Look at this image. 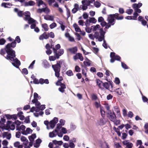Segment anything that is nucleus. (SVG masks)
Instances as JSON below:
<instances>
[{
  "label": "nucleus",
  "mask_w": 148,
  "mask_h": 148,
  "mask_svg": "<svg viewBox=\"0 0 148 148\" xmlns=\"http://www.w3.org/2000/svg\"><path fill=\"white\" fill-rule=\"evenodd\" d=\"M44 19L47 20L53 21L54 20V18L53 16L49 15L46 17H45Z\"/></svg>",
  "instance_id": "nucleus-33"
},
{
  "label": "nucleus",
  "mask_w": 148,
  "mask_h": 148,
  "mask_svg": "<svg viewBox=\"0 0 148 148\" xmlns=\"http://www.w3.org/2000/svg\"><path fill=\"white\" fill-rule=\"evenodd\" d=\"M110 112H108V116L111 121H114L116 118V115L114 112H112L111 111Z\"/></svg>",
  "instance_id": "nucleus-7"
},
{
  "label": "nucleus",
  "mask_w": 148,
  "mask_h": 148,
  "mask_svg": "<svg viewBox=\"0 0 148 148\" xmlns=\"http://www.w3.org/2000/svg\"><path fill=\"white\" fill-rule=\"evenodd\" d=\"M33 83L34 84H40V82H39V80H38L36 78H35L34 79Z\"/></svg>",
  "instance_id": "nucleus-51"
},
{
  "label": "nucleus",
  "mask_w": 148,
  "mask_h": 148,
  "mask_svg": "<svg viewBox=\"0 0 148 148\" xmlns=\"http://www.w3.org/2000/svg\"><path fill=\"white\" fill-rule=\"evenodd\" d=\"M56 59V57L55 56H50L49 57V60L50 61H54Z\"/></svg>",
  "instance_id": "nucleus-62"
},
{
  "label": "nucleus",
  "mask_w": 148,
  "mask_h": 148,
  "mask_svg": "<svg viewBox=\"0 0 148 148\" xmlns=\"http://www.w3.org/2000/svg\"><path fill=\"white\" fill-rule=\"evenodd\" d=\"M66 15L67 18H69L71 16V12L70 10L67 8L66 9Z\"/></svg>",
  "instance_id": "nucleus-45"
},
{
  "label": "nucleus",
  "mask_w": 148,
  "mask_h": 148,
  "mask_svg": "<svg viewBox=\"0 0 148 148\" xmlns=\"http://www.w3.org/2000/svg\"><path fill=\"white\" fill-rule=\"evenodd\" d=\"M95 1V0H90V1L88 0H84L82 1V2L83 5L88 6L90 5V3H92Z\"/></svg>",
  "instance_id": "nucleus-14"
},
{
  "label": "nucleus",
  "mask_w": 148,
  "mask_h": 148,
  "mask_svg": "<svg viewBox=\"0 0 148 148\" xmlns=\"http://www.w3.org/2000/svg\"><path fill=\"white\" fill-rule=\"evenodd\" d=\"M134 116V114L131 111H129L128 114L127 116L128 117L132 118Z\"/></svg>",
  "instance_id": "nucleus-48"
},
{
  "label": "nucleus",
  "mask_w": 148,
  "mask_h": 148,
  "mask_svg": "<svg viewBox=\"0 0 148 148\" xmlns=\"http://www.w3.org/2000/svg\"><path fill=\"white\" fill-rule=\"evenodd\" d=\"M119 14L116 13L114 14H110L108 15L107 21L108 23H110L112 25H114L115 23V19L117 20H121L123 19L124 17L123 16H119Z\"/></svg>",
  "instance_id": "nucleus-1"
},
{
  "label": "nucleus",
  "mask_w": 148,
  "mask_h": 148,
  "mask_svg": "<svg viewBox=\"0 0 148 148\" xmlns=\"http://www.w3.org/2000/svg\"><path fill=\"white\" fill-rule=\"evenodd\" d=\"M127 136V134L126 133H122V138L123 139H125L126 138Z\"/></svg>",
  "instance_id": "nucleus-60"
},
{
  "label": "nucleus",
  "mask_w": 148,
  "mask_h": 148,
  "mask_svg": "<svg viewBox=\"0 0 148 148\" xmlns=\"http://www.w3.org/2000/svg\"><path fill=\"white\" fill-rule=\"evenodd\" d=\"M39 82H40V84H43L44 83L48 84H49V83L48 79H44L42 78H41L39 79Z\"/></svg>",
  "instance_id": "nucleus-21"
},
{
  "label": "nucleus",
  "mask_w": 148,
  "mask_h": 148,
  "mask_svg": "<svg viewBox=\"0 0 148 148\" xmlns=\"http://www.w3.org/2000/svg\"><path fill=\"white\" fill-rule=\"evenodd\" d=\"M24 15L25 17L24 19L25 21H27L30 17V13L29 11H26L24 12Z\"/></svg>",
  "instance_id": "nucleus-17"
},
{
  "label": "nucleus",
  "mask_w": 148,
  "mask_h": 148,
  "mask_svg": "<svg viewBox=\"0 0 148 148\" xmlns=\"http://www.w3.org/2000/svg\"><path fill=\"white\" fill-rule=\"evenodd\" d=\"M36 137V134H32L31 136H29L28 138L29 140L31 142H33L34 139Z\"/></svg>",
  "instance_id": "nucleus-28"
},
{
  "label": "nucleus",
  "mask_w": 148,
  "mask_h": 148,
  "mask_svg": "<svg viewBox=\"0 0 148 148\" xmlns=\"http://www.w3.org/2000/svg\"><path fill=\"white\" fill-rule=\"evenodd\" d=\"M3 136L4 137H6L8 139H10L11 138V134H8V132H4L3 134Z\"/></svg>",
  "instance_id": "nucleus-23"
},
{
  "label": "nucleus",
  "mask_w": 148,
  "mask_h": 148,
  "mask_svg": "<svg viewBox=\"0 0 148 148\" xmlns=\"http://www.w3.org/2000/svg\"><path fill=\"white\" fill-rule=\"evenodd\" d=\"M132 9H128L126 10V12L128 14H131L133 12Z\"/></svg>",
  "instance_id": "nucleus-47"
},
{
  "label": "nucleus",
  "mask_w": 148,
  "mask_h": 148,
  "mask_svg": "<svg viewBox=\"0 0 148 148\" xmlns=\"http://www.w3.org/2000/svg\"><path fill=\"white\" fill-rule=\"evenodd\" d=\"M35 60H34L32 62V63L31 64H30L29 66V67H28L29 69V68H31L32 69H33L34 65L35 63Z\"/></svg>",
  "instance_id": "nucleus-59"
},
{
  "label": "nucleus",
  "mask_w": 148,
  "mask_h": 148,
  "mask_svg": "<svg viewBox=\"0 0 148 148\" xmlns=\"http://www.w3.org/2000/svg\"><path fill=\"white\" fill-rule=\"evenodd\" d=\"M6 42L5 40L3 38L0 39V45H3Z\"/></svg>",
  "instance_id": "nucleus-52"
},
{
  "label": "nucleus",
  "mask_w": 148,
  "mask_h": 148,
  "mask_svg": "<svg viewBox=\"0 0 148 148\" xmlns=\"http://www.w3.org/2000/svg\"><path fill=\"white\" fill-rule=\"evenodd\" d=\"M1 5L2 6H3L5 8H8V7L7 6L8 5H12V4L10 3H2L1 4Z\"/></svg>",
  "instance_id": "nucleus-34"
},
{
  "label": "nucleus",
  "mask_w": 148,
  "mask_h": 148,
  "mask_svg": "<svg viewBox=\"0 0 148 148\" xmlns=\"http://www.w3.org/2000/svg\"><path fill=\"white\" fill-rule=\"evenodd\" d=\"M36 3L38 6L40 7V5L44 4L45 5V4L44 3V2L42 0H38L36 1Z\"/></svg>",
  "instance_id": "nucleus-32"
},
{
  "label": "nucleus",
  "mask_w": 148,
  "mask_h": 148,
  "mask_svg": "<svg viewBox=\"0 0 148 148\" xmlns=\"http://www.w3.org/2000/svg\"><path fill=\"white\" fill-rule=\"evenodd\" d=\"M115 53L113 52H112L110 53V57L111 59L110 61L111 63L114 62V59L115 56Z\"/></svg>",
  "instance_id": "nucleus-25"
},
{
  "label": "nucleus",
  "mask_w": 148,
  "mask_h": 148,
  "mask_svg": "<svg viewBox=\"0 0 148 148\" xmlns=\"http://www.w3.org/2000/svg\"><path fill=\"white\" fill-rule=\"evenodd\" d=\"M14 41H15V42H16L18 43H19L21 42V39L19 36H17Z\"/></svg>",
  "instance_id": "nucleus-54"
},
{
  "label": "nucleus",
  "mask_w": 148,
  "mask_h": 148,
  "mask_svg": "<svg viewBox=\"0 0 148 148\" xmlns=\"http://www.w3.org/2000/svg\"><path fill=\"white\" fill-rule=\"evenodd\" d=\"M91 27L92 29V31H95L98 30L100 27V26L99 25L97 24L95 26L92 25L91 26Z\"/></svg>",
  "instance_id": "nucleus-27"
},
{
  "label": "nucleus",
  "mask_w": 148,
  "mask_h": 148,
  "mask_svg": "<svg viewBox=\"0 0 148 148\" xmlns=\"http://www.w3.org/2000/svg\"><path fill=\"white\" fill-rule=\"evenodd\" d=\"M85 30L87 33H90L91 32L92 29L91 27V28H90L89 27H87L85 28Z\"/></svg>",
  "instance_id": "nucleus-46"
},
{
  "label": "nucleus",
  "mask_w": 148,
  "mask_h": 148,
  "mask_svg": "<svg viewBox=\"0 0 148 148\" xmlns=\"http://www.w3.org/2000/svg\"><path fill=\"white\" fill-rule=\"evenodd\" d=\"M60 87L58 88V90L61 92L63 93L64 92V89L66 88V86L65 84L62 83L60 85Z\"/></svg>",
  "instance_id": "nucleus-18"
},
{
  "label": "nucleus",
  "mask_w": 148,
  "mask_h": 148,
  "mask_svg": "<svg viewBox=\"0 0 148 148\" xmlns=\"http://www.w3.org/2000/svg\"><path fill=\"white\" fill-rule=\"evenodd\" d=\"M121 65L122 67L125 69H127L129 68L123 62H121Z\"/></svg>",
  "instance_id": "nucleus-43"
},
{
  "label": "nucleus",
  "mask_w": 148,
  "mask_h": 148,
  "mask_svg": "<svg viewBox=\"0 0 148 148\" xmlns=\"http://www.w3.org/2000/svg\"><path fill=\"white\" fill-rule=\"evenodd\" d=\"M122 143L124 145L126 146V148H132L133 145V144L129 142L128 140L123 141Z\"/></svg>",
  "instance_id": "nucleus-10"
},
{
  "label": "nucleus",
  "mask_w": 148,
  "mask_h": 148,
  "mask_svg": "<svg viewBox=\"0 0 148 148\" xmlns=\"http://www.w3.org/2000/svg\"><path fill=\"white\" fill-rule=\"evenodd\" d=\"M5 50L7 55L5 58L8 60L10 61L13 60V58L16 57L15 52L12 48H5Z\"/></svg>",
  "instance_id": "nucleus-2"
},
{
  "label": "nucleus",
  "mask_w": 148,
  "mask_h": 148,
  "mask_svg": "<svg viewBox=\"0 0 148 148\" xmlns=\"http://www.w3.org/2000/svg\"><path fill=\"white\" fill-rule=\"evenodd\" d=\"M89 21L90 23H95L97 22V20L95 18L92 17L90 18Z\"/></svg>",
  "instance_id": "nucleus-40"
},
{
  "label": "nucleus",
  "mask_w": 148,
  "mask_h": 148,
  "mask_svg": "<svg viewBox=\"0 0 148 148\" xmlns=\"http://www.w3.org/2000/svg\"><path fill=\"white\" fill-rule=\"evenodd\" d=\"M14 11L17 13L18 16L19 17H22L24 15V12L23 11L19 10L17 8H14Z\"/></svg>",
  "instance_id": "nucleus-15"
},
{
  "label": "nucleus",
  "mask_w": 148,
  "mask_h": 148,
  "mask_svg": "<svg viewBox=\"0 0 148 148\" xmlns=\"http://www.w3.org/2000/svg\"><path fill=\"white\" fill-rule=\"evenodd\" d=\"M94 5L95 7L98 8L100 6L101 4L99 2L96 1Z\"/></svg>",
  "instance_id": "nucleus-55"
},
{
  "label": "nucleus",
  "mask_w": 148,
  "mask_h": 148,
  "mask_svg": "<svg viewBox=\"0 0 148 148\" xmlns=\"http://www.w3.org/2000/svg\"><path fill=\"white\" fill-rule=\"evenodd\" d=\"M114 122V124L118 125L120 124V121L119 120H115L114 121H112Z\"/></svg>",
  "instance_id": "nucleus-57"
},
{
  "label": "nucleus",
  "mask_w": 148,
  "mask_h": 148,
  "mask_svg": "<svg viewBox=\"0 0 148 148\" xmlns=\"http://www.w3.org/2000/svg\"><path fill=\"white\" fill-rule=\"evenodd\" d=\"M142 5L141 3H139L138 4L134 3L132 5V7L133 8H140Z\"/></svg>",
  "instance_id": "nucleus-26"
},
{
  "label": "nucleus",
  "mask_w": 148,
  "mask_h": 148,
  "mask_svg": "<svg viewBox=\"0 0 148 148\" xmlns=\"http://www.w3.org/2000/svg\"><path fill=\"white\" fill-rule=\"evenodd\" d=\"M142 143L141 140H138L137 141V142L136 143V144L137 146H138V145H142Z\"/></svg>",
  "instance_id": "nucleus-63"
},
{
  "label": "nucleus",
  "mask_w": 148,
  "mask_h": 148,
  "mask_svg": "<svg viewBox=\"0 0 148 148\" xmlns=\"http://www.w3.org/2000/svg\"><path fill=\"white\" fill-rule=\"evenodd\" d=\"M62 132L64 134H65L67 132V130L66 128L62 127Z\"/></svg>",
  "instance_id": "nucleus-64"
},
{
  "label": "nucleus",
  "mask_w": 148,
  "mask_h": 148,
  "mask_svg": "<svg viewBox=\"0 0 148 148\" xmlns=\"http://www.w3.org/2000/svg\"><path fill=\"white\" fill-rule=\"evenodd\" d=\"M12 121H7L6 125L5 126L4 123H2L1 125L0 126V127L2 129V130L5 129L7 130H10V125L12 123Z\"/></svg>",
  "instance_id": "nucleus-5"
},
{
  "label": "nucleus",
  "mask_w": 148,
  "mask_h": 148,
  "mask_svg": "<svg viewBox=\"0 0 148 148\" xmlns=\"http://www.w3.org/2000/svg\"><path fill=\"white\" fill-rule=\"evenodd\" d=\"M106 121L104 117H102L97 121V123L99 125H103L106 123Z\"/></svg>",
  "instance_id": "nucleus-12"
},
{
  "label": "nucleus",
  "mask_w": 148,
  "mask_h": 148,
  "mask_svg": "<svg viewBox=\"0 0 148 148\" xmlns=\"http://www.w3.org/2000/svg\"><path fill=\"white\" fill-rule=\"evenodd\" d=\"M56 124V123L51 121L49 122V126L52 128H53Z\"/></svg>",
  "instance_id": "nucleus-35"
},
{
  "label": "nucleus",
  "mask_w": 148,
  "mask_h": 148,
  "mask_svg": "<svg viewBox=\"0 0 148 148\" xmlns=\"http://www.w3.org/2000/svg\"><path fill=\"white\" fill-rule=\"evenodd\" d=\"M52 67L55 71V76L56 77H59V75H60V69L61 68L60 61H57L56 64L52 65Z\"/></svg>",
  "instance_id": "nucleus-4"
},
{
  "label": "nucleus",
  "mask_w": 148,
  "mask_h": 148,
  "mask_svg": "<svg viewBox=\"0 0 148 148\" xmlns=\"http://www.w3.org/2000/svg\"><path fill=\"white\" fill-rule=\"evenodd\" d=\"M28 21V23L29 24H30L31 23H34L35 21L34 20L33 18H30L29 19L27 20Z\"/></svg>",
  "instance_id": "nucleus-41"
},
{
  "label": "nucleus",
  "mask_w": 148,
  "mask_h": 148,
  "mask_svg": "<svg viewBox=\"0 0 148 148\" xmlns=\"http://www.w3.org/2000/svg\"><path fill=\"white\" fill-rule=\"evenodd\" d=\"M53 142L55 145L58 144L59 145H61L63 143L62 141H58L56 140H53Z\"/></svg>",
  "instance_id": "nucleus-29"
},
{
  "label": "nucleus",
  "mask_w": 148,
  "mask_h": 148,
  "mask_svg": "<svg viewBox=\"0 0 148 148\" xmlns=\"http://www.w3.org/2000/svg\"><path fill=\"white\" fill-rule=\"evenodd\" d=\"M78 50L77 47H74L72 48H69L67 49V51L71 54H75Z\"/></svg>",
  "instance_id": "nucleus-11"
},
{
  "label": "nucleus",
  "mask_w": 148,
  "mask_h": 148,
  "mask_svg": "<svg viewBox=\"0 0 148 148\" xmlns=\"http://www.w3.org/2000/svg\"><path fill=\"white\" fill-rule=\"evenodd\" d=\"M4 116L7 118V119L9 120L11 119H12V115H10L9 114H6Z\"/></svg>",
  "instance_id": "nucleus-58"
},
{
  "label": "nucleus",
  "mask_w": 148,
  "mask_h": 148,
  "mask_svg": "<svg viewBox=\"0 0 148 148\" xmlns=\"http://www.w3.org/2000/svg\"><path fill=\"white\" fill-rule=\"evenodd\" d=\"M57 26V24L55 23H53L49 25L50 28L52 29Z\"/></svg>",
  "instance_id": "nucleus-44"
},
{
  "label": "nucleus",
  "mask_w": 148,
  "mask_h": 148,
  "mask_svg": "<svg viewBox=\"0 0 148 148\" xmlns=\"http://www.w3.org/2000/svg\"><path fill=\"white\" fill-rule=\"evenodd\" d=\"M14 146L16 148H18L21 145H20V143L18 141H16L15 142L14 144Z\"/></svg>",
  "instance_id": "nucleus-49"
},
{
  "label": "nucleus",
  "mask_w": 148,
  "mask_h": 148,
  "mask_svg": "<svg viewBox=\"0 0 148 148\" xmlns=\"http://www.w3.org/2000/svg\"><path fill=\"white\" fill-rule=\"evenodd\" d=\"M49 37L51 38H54L55 35L53 32H51L49 33L45 32L39 36V38L40 40H43L44 39H48Z\"/></svg>",
  "instance_id": "nucleus-3"
},
{
  "label": "nucleus",
  "mask_w": 148,
  "mask_h": 148,
  "mask_svg": "<svg viewBox=\"0 0 148 148\" xmlns=\"http://www.w3.org/2000/svg\"><path fill=\"white\" fill-rule=\"evenodd\" d=\"M115 92L118 95H121L122 94V92L120 88H118L116 89Z\"/></svg>",
  "instance_id": "nucleus-39"
},
{
  "label": "nucleus",
  "mask_w": 148,
  "mask_h": 148,
  "mask_svg": "<svg viewBox=\"0 0 148 148\" xmlns=\"http://www.w3.org/2000/svg\"><path fill=\"white\" fill-rule=\"evenodd\" d=\"M94 35L95 38L97 39L99 36V33L98 32H95L94 34Z\"/></svg>",
  "instance_id": "nucleus-61"
},
{
  "label": "nucleus",
  "mask_w": 148,
  "mask_h": 148,
  "mask_svg": "<svg viewBox=\"0 0 148 148\" xmlns=\"http://www.w3.org/2000/svg\"><path fill=\"white\" fill-rule=\"evenodd\" d=\"M37 12L39 13H41L43 12H47L48 13L49 12V10L48 8L46 7L44 8L38 9L37 10Z\"/></svg>",
  "instance_id": "nucleus-13"
},
{
  "label": "nucleus",
  "mask_w": 148,
  "mask_h": 148,
  "mask_svg": "<svg viewBox=\"0 0 148 148\" xmlns=\"http://www.w3.org/2000/svg\"><path fill=\"white\" fill-rule=\"evenodd\" d=\"M53 52L54 53V56L56 57V58L58 59L60 56H61L60 54L57 53V51L55 49V48L53 49Z\"/></svg>",
  "instance_id": "nucleus-30"
},
{
  "label": "nucleus",
  "mask_w": 148,
  "mask_h": 148,
  "mask_svg": "<svg viewBox=\"0 0 148 148\" xmlns=\"http://www.w3.org/2000/svg\"><path fill=\"white\" fill-rule=\"evenodd\" d=\"M12 62H12V64L16 68H19V66L21 65V62L20 61L18 60L17 58H13V60L11 61Z\"/></svg>",
  "instance_id": "nucleus-9"
},
{
  "label": "nucleus",
  "mask_w": 148,
  "mask_h": 148,
  "mask_svg": "<svg viewBox=\"0 0 148 148\" xmlns=\"http://www.w3.org/2000/svg\"><path fill=\"white\" fill-rule=\"evenodd\" d=\"M16 45V42L15 41H14L11 43H8L6 45L5 47L9 48H14Z\"/></svg>",
  "instance_id": "nucleus-16"
},
{
  "label": "nucleus",
  "mask_w": 148,
  "mask_h": 148,
  "mask_svg": "<svg viewBox=\"0 0 148 148\" xmlns=\"http://www.w3.org/2000/svg\"><path fill=\"white\" fill-rule=\"evenodd\" d=\"M66 73L67 75L70 76H73V73L72 71L70 70H69L67 71Z\"/></svg>",
  "instance_id": "nucleus-37"
},
{
  "label": "nucleus",
  "mask_w": 148,
  "mask_h": 148,
  "mask_svg": "<svg viewBox=\"0 0 148 148\" xmlns=\"http://www.w3.org/2000/svg\"><path fill=\"white\" fill-rule=\"evenodd\" d=\"M42 27L44 29V31L46 32L49 29L48 26L47 24L45 23L42 25Z\"/></svg>",
  "instance_id": "nucleus-31"
},
{
  "label": "nucleus",
  "mask_w": 148,
  "mask_h": 148,
  "mask_svg": "<svg viewBox=\"0 0 148 148\" xmlns=\"http://www.w3.org/2000/svg\"><path fill=\"white\" fill-rule=\"evenodd\" d=\"M121 59V57L118 55H116L114 59V62L115 60L119 61Z\"/></svg>",
  "instance_id": "nucleus-56"
},
{
  "label": "nucleus",
  "mask_w": 148,
  "mask_h": 148,
  "mask_svg": "<svg viewBox=\"0 0 148 148\" xmlns=\"http://www.w3.org/2000/svg\"><path fill=\"white\" fill-rule=\"evenodd\" d=\"M115 83L116 84H119L120 83V81L119 78L116 77L114 81Z\"/></svg>",
  "instance_id": "nucleus-50"
},
{
  "label": "nucleus",
  "mask_w": 148,
  "mask_h": 148,
  "mask_svg": "<svg viewBox=\"0 0 148 148\" xmlns=\"http://www.w3.org/2000/svg\"><path fill=\"white\" fill-rule=\"evenodd\" d=\"M100 32L101 36H99L98 38L97 39H98V40L99 41L101 42L103 40V41H104V40H105L104 35L105 33V32L103 31V28H101L100 29Z\"/></svg>",
  "instance_id": "nucleus-8"
},
{
  "label": "nucleus",
  "mask_w": 148,
  "mask_h": 148,
  "mask_svg": "<svg viewBox=\"0 0 148 148\" xmlns=\"http://www.w3.org/2000/svg\"><path fill=\"white\" fill-rule=\"evenodd\" d=\"M77 55H78V59H79L81 61H83L84 58L82 54L80 53H78Z\"/></svg>",
  "instance_id": "nucleus-38"
},
{
  "label": "nucleus",
  "mask_w": 148,
  "mask_h": 148,
  "mask_svg": "<svg viewBox=\"0 0 148 148\" xmlns=\"http://www.w3.org/2000/svg\"><path fill=\"white\" fill-rule=\"evenodd\" d=\"M35 4V2L32 1H30L28 2H26L25 3V6H29L34 5Z\"/></svg>",
  "instance_id": "nucleus-20"
},
{
  "label": "nucleus",
  "mask_w": 148,
  "mask_h": 148,
  "mask_svg": "<svg viewBox=\"0 0 148 148\" xmlns=\"http://www.w3.org/2000/svg\"><path fill=\"white\" fill-rule=\"evenodd\" d=\"M73 27L74 28L75 31L77 32H81V31L78 25L76 23H75L73 24Z\"/></svg>",
  "instance_id": "nucleus-24"
},
{
  "label": "nucleus",
  "mask_w": 148,
  "mask_h": 148,
  "mask_svg": "<svg viewBox=\"0 0 148 148\" xmlns=\"http://www.w3.org/2000/svg\"><path fill=\"white\" fill-rule=\"evenodd\" d=\"M106 81H108L109 83L107 82L103 83V89L104 88L107 89H109L110 85L111 86L112 88L113 87V82L111 81H108L107 78L106 77L105 79Z\"/></svg>",
  "instance_id": "nucleus-6"
},
{
  "label": "nucleus",
  "mask_w": 148,
  "mask_h": 148,
  "mask_svg": "<svg viewBox=\"0 0 148 148\" xmlns=\"http://www.w3.org/2000/svg\"><path fill=\"white\" fill-rule=\"evenodd\" d=\"M134 16H132L133 19L134 20H137V17L138 15V14L137 12H135L133 14Z\"/></svg>",
  "instance_id": "nucleus-42"
},
{
  "label": "nucleus",
  "mask_w": 148,
  "mask_h": 148,
  "mask_svg": "<svg viewBox=\"0 0 148 148\" xmlns=\"http://www.w3.org/2000/svg\"><path fill=\"white\" fill-rule=\"evenodd\" d=\"M100 110L102 116V117H104L105 116V112L103 110V108L100 107Z\"/></svg>",
  "instance_id": "nucleus-36"
},
{
  "label": "nucleus",
  "mask_w": 148,
  "mask_h": 148,
  "mask_svg": "<svg viewBox=\"0 0 148 148\" xmlns=\"http://www.w3.org/2000/svg\"><path fill=\"white\" fill-rule=\"evenodd\" d=\"M55 133H58V130H55L52 132H50L49 134V137L50 138H53L55 137L56 136V134H55Z\"/></svg>",
  "instance_id": "nucleus-19"
},
{
  "label": "nucleus",
  "mask_w": 148,
  "mask_h": 148,
  "mask_svg": "<svg viewBox=\"0 0 148 148\" xmlns=\"http://www.w3.org/2000/svg\"><path fill=\"white\" fill-rule=\"evenodd\" d=\"M96 83L97 85L99 88L101 89H103V82L99 79H96Z\"/></svg>",
  "instance_id": "nucleus-22"
},
{
  "label": "nucleus",
  "mask_w": 148,
  "mask_h": 148,
  "mask_svg": "<svg viewBox=\"0 0 148 148\" xmlns=\"http://www.w3.org/2000/svg\"><path fill=\"white\" fill-rule=\"evenodd\" d=\"M75 70L76 72H79L80 71L81 69L77 65L75 67Z\"/></svg>",
  "instance_id": "nucleus-53"
}]
</instances>
